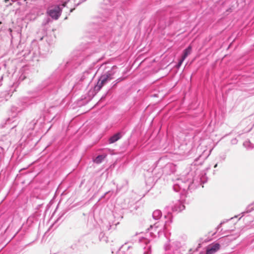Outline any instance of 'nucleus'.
<instances>
[{
	"label": "nucleus",
	"mask_w": 254,
	"mask_h": 254,
	"mask_svg": "<svg viewBox=\"0 0 254 254\" xmlns=\"http://www.w3.org/2000/svg\"><path fill=\"white\" fill-rule=\"evenodd\" d=\"M199 186L197 181H195L192 177V173H188L185 176H182L175 180L173 185V189L176 192L181 191L186 193L189 190L191 191Z\"/></svg>",
	"instance_id": "nucleus-1"
},
{
	"label": "nucleus",
	"mask_w": 254,
	"mask_h": 254,
	"mask_svg": "<svg viewBox=\"0 0 254 254\" xmlns=\"http://www.w3.org/2000/svg\"><path fill=\"white\" fill-rule=\"evenodd\" d=\"M64 83L63 76H56L53 74L50 78L44 81L43 85L47 87L51 94L58 92L59 89L62 87Z\"/></svg>",
	"instance_id": "nucleus-2"
},
{
	"label": "nucleus",
	"mask_w": 254,
	"mask_h": 254,
	"mask_svg": "<svg viewBox=\"0 0 254 254\" xmlns=\"http://www.w3.org/2000/svg\"><path fill=\"white\" fill-rule=\"evenodd\" d=\"M185 206L183 204L182 202L179 199L172 201L169 205L166 206L165 208V213L167 214L165 215L164 217L167 219L165 221L166 223L171 222L173 218L172 213L179 212L184 210Z\"/></svg>",
	"instance_id": "nucleus-3"
},
{
	"label": "nucleus",
	"mask_w": 254,
	"mask_h": 254,
	"mask_svg": "<svg viewBox=\"0 0 254 254\" xmlns=\"http://www.w3.org/2000/svg\"><path fill=\"white\" fill-rule=\"evenodd\" d=\"M66 4V2H65L61 5H56L51 7L47 10L48 15L54 19H58L61 14L63 8L65 7Z\"/></svg>",
	"instance_id": "nucleus-4"
},
{
	"label": "nucleus",
	"mask_w": 254,
	"mask_h": 254,
	"mask_svg": "<svg viewBox=\"0 0 254 254\" xmlns=\"http://www.w3.org/2000/svg\"><path fill=\"white\" fill-rule=\"evenodd\" d=\"M110 80L111 79H109V78H107V76H106L102 73L98 78L97 84L94 86V91L96 92H98L101 90L104 85L107 84Z\"/></svg>",
	"instance_id": "nucleus-5"
},
{
	"label": "nucleus",
	"mask_w": 254,
	"mask_h": 254,
	"mask_svg": "<svg viewBox=\"0 0 254 254\" xmlns=\"http://www.w3.org/2000/svg\"><path fill=\"white\" fill-rule=\"evenodd\" d=\"M117 68L116 65H113L111 67H105V70L102 73L107 76V78H109V79L112 80L114 78V76L117 72Z\"/></svg>",
	"instance_id": "nucleus-6"
},
{
	"label": "nucleus",
	"mask_w": 254,
	"mask_h": 254,
	"mask_svg": "<svg viewBox=\"0 0 254 254\" xmlns=\"http://www.w3.org/2000/svg\"><path fill=\"white\" fill-rule=\"evenodd\" d=\"M139 241L141 244L145 245L144 246H142L144 250L143 254H151V246L149 244L150 240L146 238L143 237Z\"/></svg>",
	"instance_id": "nucleus-7"
},
{
	"label": "nucleus",
	"mask_w": 254,
	"mask_h": 254,
	"mask_svg": "<svg viewBox=\"0 0 254 254\" xmlns=\"http://www.w3.org/2000/svg\"><path fill=\"white\" fill-rule=\"evenodd\" d=\"M22 52L23 53V56L25 58L31 54L33 57L36 56L39 54L38 47L36 45H34V48H33L32 50H30V48L27 47L26 49L23 50Z\"/></svg>",
	"instance_id": "nucleus-8"
},
{
	"label": "nucleus",
	"mask_w": 254,
	"mask_h": 254,
	"mask_svg": "<svg viewBox=\"0 0 254 254\" xmlns=\"http://www.w3.org/2000/svg\"><path fill=\"white\" fill-rule=\"evenodd\" d=\"M220 245L219 243H214L207 247L206 251V254H213L218 251L220 249Z\"/></svg>",
	"instance_id": "nucleus-9"
},
{
	"label": "nucleus",
	"mask_w": 254,
	"mask_h": 254,
	"mask_svg": "<svg viewBox=\"0 0 254 254\" xmlns=\"http://www.w3.org/2000/svg\"><path fill=\"white\" fill-rule=\"evenodd\" d=\"M123 134L121 132H119L115 133V134H114L113 135L110 137V138L109 139V143L110 144H112L116 142L120 138H121Z\"/></svg>",
	"instance_id": "nucleus-10"
},
{
	"label": "nucleus",
	"mask_w": 254,
	"mask_h": 254,
	"mask_svg": "<svg viewBox=\"0 0 254 254\" xmlns=\"http://www.w3.org/2000/svg\"><path fill=\"white\" fill-rule=\"evenodd\" d=\"M130 246L127 245H123L120 247L118 254H131V252L129 251Z\"/></svg>",
	"instance_id": "nucleus-11"
},
{
	"label": "nucleus",
	"mask_w": 254,
	"mask_h": 254,
	"mask_svg": "<svg viewBox=\"0 0 254 254\" xmlns=\"http://www.w3.org/2000/svg\"><path fill=\"white\" fill-rule=\"evenodd\" d=\"M192 47L191 45H189L186 49L183 51L182 58L186 59V58L191 53Z\"/></svg>",
	"instance_id": "nucleus-12"
},
{
	"label": "nucleus",
	"mask_w": 254,
	"mask_h": 254,
	"mask_svg": "<svg viewBox=\"0 0 254 254\" xmlns=\"http://www.w3.org/2000/svg\"><path fill=\"white\" fill-rule=\"evenodd\" d=\"M126 77H120L118 78H117L116 80H115V81H114L111 84V88L112 89H113V88H115L117 86V84L124 81L125 79H126Z\"/></svg>",
	"instance_id": "nucleus-13"
},
{
	"label": "nucleus",
	"mask_w": 254,
	"mask_h": 254,
	"mask_svg": "<svg viewBox=\"0 0 254 254\" xmlns=\"http://www.w3.org/2000/svg\"><path fill=\"white\" fill-rule=\"evenodd\" d=\"M243 146L248 150L254 149V144L251 143L249 140L245 141L243 143Z\"/></svg>",
	"instance_id": "nucleus-14"
},
{
	"label": "nucleus",
	"mask_w": 254,
	"mask_h": 254,
	"mask_svg": "<svg viewBox=\"0 0 254 254\" xmlns=\"http://www.w3.org/2000/svg\"><path fill=\"white\" fill-rule=\"evenodd\" d=\"M162 216V212L160 210H156L152 213V217L155 220L159 219Z\"/></svg>",
	"instance_id": "nucleus-15"
},
{
	"label": "nucleus",
	"mask_w": 254,
	"mask_h": 254,
	"mask_svg": "<svg viewBox=\"0 0 254 254\" xmlns=\"http://www.w3.org/2000/svg\"><path fill=\"white\" fill-rule=\"evenodd\" d=\"M94 56L93 55L92 56H87L86 59L84 60V61L85 62H87V61H91L92 62V64L94 65L95 64H96L99 61V59H95V60H93V58Z\"/></svg>",
	"instance_id": "nucleus-16"
},
{
	"label": "nucleus",
	"mask_w": 254,
	"mask_h": 254,
	"mask_svg": "<svg viewBox=\"0 0 254 254\" xmlns=\"http://www.w3.org/2000/svg\"><path fill=\"white\" fill-rule=\"evenodd\" d=\"M253 210H254V202L248 205L246 208V211L245 212H242V213L243 214V216L245 213L251 212Z\"/></svg>",
	"instance_id": "nucleus-17"
},
{
	"label": "nucleus",
	"mask_w": 254,
	"mask_h": 254,
	"mask_svg": "<svg viewBox=\"0 0 254 254\" xmlns=\"http://www.w3.org/2000/svg\"><path fill=\"white\" fill-rule=\"evenodd\" d=\"M156 19L159 20H164L166 19V16L164 12H158L156 14Z\"/></svg>",
	"instance_id": "nucleus-18"
},
{
	"label": "nucleus",
	"mask_w": 254,
	"mask_h": 254,
	"mask_svg": "<svg viewBox=\"0 0 254 254\" xmlns=\"http://www.w3.org/2000/svg\"><path fill=\"white\" fill-rule=\"evenodd\" d=\"M105 157L102 155L97 156L94 160V162L97 164H100L104 160Z\"/></svg>",
	"instance_id": "nucleus-19"
},
{
	"label": "nucleus",
	"mask_w": 254,
	"mask_h": 254,
	"mask_svg": "<svg viewBox=\"0 0 254 254\" xmlns=\"http://www.w3.org/2000/svg\"><path fill=\"white\" fill-rule=\"evenodd\" d=\"M119 224V222H118L117 223H114L113 222L111 223L110 222H109L108 224L106 225V229L107 230H110L112 229V227L115 225L116 226L118 224ZM116 227H114V229Z\"/></svg>",
	"instance_id": "nucleus-20"
},
{
	"label": "nucleus",
	"mask_w": 254,
	"mask_h": 254,
	"mask_svg": "<svg viewBox=\"0 0 254 254\" xmlns=\"http://www.w3.org/2000/svg\"><path fill=\"white\" fill-rule=\"evenodd\" d=\"M99 239L100 241L107 242V238L105 237V234L101 232L99 235Z\"/></svg>",
	"instance_id": "nucleus-21"
},
{
	"label": "nucleus",
	"mask_w": 254,
	"mask_h": 254,
	"mask_svg": "<svg viewBox=\"0 0 254 254\" xmlns=\"http://www.w3.org/2000/svg\"><path fill=\"white\" fill-rule=\"evenodd\" d=\"M84 1H85V0H74V4L77 6Z\"/></svg>",
	"instance_id": "nucleus-22"
},
{
	"label": "nucleus",
	"mask_w": 254,
	"mask_h": 254,
	"mask_svg": "<svg viewBox=\"0 0 254 254\" xmlns=\"http://www.w3.org/2000/svg\"><path fill=\"white\" fill-rule=\"evenodd\" d=\"M90 73L89 71H85L83 72V74L81 78V80L84 79L85 78H86L87 76Z\"/></svg>",
	"instance_id": "nucleus-23"
},
{
	"label": "nucleus",
	"mask_w": 254,
	"mask_h": 254,
	"mask_svg": "<svg viewBox=\"0 0 254 254\" xmlns=\"http://www.w3.org/2000/svg\"><path fill=\"white\" fill-rule=\"evenodd\" d=\"M185 59H183V58H181V59H180L178 62V63L177 64L176 66L177 68H179L182 64L183 62L184 61Z\"/></svg>",
	"instance_id": "nucleus-24"
},
{
	"label": "nucleus",
	"mask_w": 254,
	"mask_h": 254,
	"mask_svg": "<svg viewBox=\"0 0 254 254\" xmlns=\"http://www.w3.org/2000/svg\"><path fill=\"white\" fill-rule=\"evenodd\" d=\"M226 155L225 154H223L219 156V160L221 162L224 161L226 159Z\"/></svg>",
	"instance_id": "nucleus-25"
},
{
	"label": "nucleus",
	"mask_w": 254,
	"mask_h": 254,
	"mask_svg": "<svg viewBox=\"0 0 254 254\" xmlns=\"http://www.w3.org/2000/svg\"><path fill=\"white\" fill-rule=\"evenodd\" d=\"M166 168H173L175 169V166L173 164H169L166 166Z\"/></svg>",
	"instance_id": "nucleus-26"
},
{
	"label": "nucleus",
	"mask_w": 254,
	"mask_h": 254,
	"mask_svg": "<svg viewBox=\"0 0 254 254\" xmlns=\"http://www.w3.org/2000/svg\"><path fill=\"white\" fill-rule=\"evenodd\" d=\"M153 226H152V225H151V226H150V228H149V229H148V230H149V231H150V230H152V229H153Z\"/></svg>",
	"instance_id": "nucleus-27"
},
{
	"label": "nucleus",
	"mask_w": 254,
	"mask_h": 254,
	"mask_svg": "<svg viewBox=\"0 0 254 254\" xmlns=\"http://www.w3.org/2000/svg\"><path fill=\"white\" fill-rule=\"evenodd\" d=\"M74 9V8H71V9H70V12H72V11H73V10Z\"/></svg>",
	"instance_id": "nucleus-28"
},
{
	"label": "nucleus",
	"mask_w": 254,
	"mask_h": 254,
	"mask_svg": "<svg viewBox=\"0 0 254 254\" xmlns=\"http://www.w3.org/2000/svg\"><path fill=\"white\" fill-rule=\"evenodd\" d=\"M8 30L9 31L10 34L11 35L12 30L11 29H9Z\"/></svg>",
	"instance_id": "nucleus-29"
},
{
	"label": "nucleus",
	"mask_w": 254,
	"mask_h": 254,
	"mask_svg": "<svg viewBox=\"0 0 254 254\" xmlns=\"http://www.w3.org/2000/svg\"><path fill=\"white\" fill-rule=\"evenodd\" d=\"M254 126V123L253 124V125L252 126L250 129L249 130H250L251 129H252V127Z\"/></svg>",
	"instance_id": "nucleus-30"
},
{
	"label": "nucleus",
	"mask_w": 254,
	"mask_h": 254,
	"mask_svg": "<svg viewBox=\"0 0 254 254\" xmlns=\"http://www.w3.org/2000/svg\"><path fill=\"white\" fill-rule=\"evenodd\" d=\"M217 166V164H216L215 165H214V168H216Z\"/></svg>",
	"instance_id": "nucleus-31"
},
{
	"label": "nucleus",
	"mask_w": 254,
	"mask_h": 254,
	"mask_svg": "<svg viewBox=\"0 0 254 254\" xmlns=\"http://www.w3.org/2000/svg\"><path fill=\"white\" fill-rule=\"evenodd\" d=\"M198 159H199V158H196V159H195V161H197V160H198Z\"/></svg>",
	"instance_id": "nucleus-32"
},
{
	"label": "nucleus",
	"mask_w": 254,
	"mask_h": 254,
	"mask_svg": "<svg viewBox=\"0 0 254 254\" xmlns=\"http://www.w3.org/2000/svg\"><path fill=\"white\" fill-rule=\"evenodd\" d=\"M2 79H3V77H2V76H1V78L0 79V80H2Z\"/></svg>",
	"instance_id": "nucleus-33"
},
{
	"label": "nucleus",
	"mask_w": 254,
	"mask_h": 254,
	"mask_svg": "<svg viewBox=\"0 0 254 254\" xmlns=\"http://www.w3.org/2000/svg\"><path fill=\"white\" fill-rule=\"evenodd\" d=\"M154 226H155V228H157V226H156V224H154Z\"/></svg>",
	"instance_id": "nucleus-34"
},
{
	"label": "nucleus",
	"mask_w": 254,
	"mask_h": 254,
	"mask_svg": "<svg viewBox=\"0 0 254 254\" xmlns=\"http://www.w3.org/2000/svg\"><path fill=\"white\" fill-rule=\"evenodd\" d=\"M153 233L152 232H150V234L151 235Z\"/></svg>",
	"instance_id": "nucleus-35"
},
{
	"label": "nucleus",
	"mask_w": 254,
	"mask_h": 254,
	"mask_svg": "<svg viewBox=\"0 0 254 254\" xmlns=\"http://www.w3.org/2000/svg\"><path fill=\"white\" fill-rule=\"evenodd\" d=\"M5 2H7V1H8L9 0H4Z\"/></svg>",
	"instance_id": "nucleus-36"
},
{
	"label": "nucleus",
	"mask_w": 254,
	"mask_h": 254,
	"mask_svg": "<svg viewBox=\"0 0 254 254\" xmlns=\"http://www.w3.org/2000/svg\"><path fill=\"white\" fill-rule=\"evenodd\" d=\"M2 24V22L1 21H0V25Z\"/></svg>",
	"instance_id": "nucleus-37"
}]
</instances>
